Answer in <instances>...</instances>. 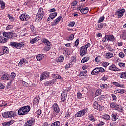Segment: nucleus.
I'll return each mask as SVG.
<instances>
[{"instance_id": "nucleus-10", "label": "nucleus", "mask_w": 126, "mask_h": 126, "mask_svg": "<svg viewBox=\"0 0 126 126\" xmlns=\"http://www.w3.org/2000/svg\"><path fill=\"white\" fill-rule=\"evenodd\" d=\"M93 107L94 108L96 109V110H98V111H103L104 109L103 108V106L100 105L99 103H98V102L95 101L93 104Z\"/></svg>"}, {"instance_id": "nucleus-15", "label": "nucleus", "mask_w": 126, "mask_h": 126, "mask_svg": "<svg viewBox=\"0 0 126 126\" xmlns=\"http://www.w3.org/2000/svg\"><path fill=\"white\" fill-rule=\"evenodd\" d=\"M62 16H59L54 21L51 22V26H54V25L56 26V25L59 24V22L61 21V19H62Z\"/></svg>"}, {"instance_id": "nucleus-44", "label": "nucleus", "mask_w": 126, "mask_h": 126, "mask_svg": "<svg viewBox=\"0 0 126 126\" xmlns=\"http://www.w3.org/2000/svg\"><path fill=\"white\" fill-rule=\"evenodd\" d=\"M103 27V23H100V24L96 26V28L97 30H101Z\"/></svg>"}, {"instance_id": "nucleus-57", "label": "nucleus", "mask_w": 126, "mask_h": 126, "mask_svg": "<svg viewBox=\"0 0 126 126\" xmlns=\"http://www.w3.org/2000/svg\"><path fill=\"white\" fill-rule=\"evenodd\" d=\"M30 18V17L29 16V15L25 14L24 20H23V21H27V20H29Z\"/></svg>"}, {"instance_id": "nucleus-22", "label": "nucleus", "mask_w": 126, "mask_h": 126, "mask_svg": "<svg viewBox=\"0 0 126 126\" xmlns=\"http://www.w3.org/2000/svg\"><path fill=\"white\" fill-rule=\"evenodd\" d=\"M115 110H116V111H117V112H119V113H121L123 112V111H124V109H123V107L118 105L116 106Z\"/></svg>"}, {"instance_id": "nucleus-50", "label": "nucleus", "mask_w": 126, "mask_h": 126, "mask_svg": "<svg viewBox=\"0 0 126 126\" xmlns=\"http://www.w3.org/2000/svg\"><path fill=\"white\" fill-rule=\"evenodd\" d=\"M118 65L120 67H126V65L125 64V63L123 62H119Z\"/></svg>"}, {"instance_id": "nucleus-11", "label": "nucleus", "mask_w": 126, "mask_h": 126, "mask_svg": "<svg viewBox=\"0 0 126 126\" xmlns=\"http://www.w3.org/2000/svg\"><path fill=\"white\" fill-rule=\"evenodd\" d=\"M125 11V9H119L117 12H115V14L118 16V18H121V17L124 15Z\"/></svg>"}, {"instance_id": "nucleus-29", "label": "nucleus", "mask_w": 126, "mask_h": 126, "mask_svg": "<svg viewBox=\"0 0 126 126\" xmlns=\"http://www.w3.org/2000/svg\"><path fill=\"white\" fill-rule=\"evenodd\" d=\"M61 97H62V98H61L62 102L64 103V102H65V101H66V98L67 97V95L61 94Z\"/></svg>"}, {"instance_id": "nucleus-48", "label": "nucleus", "mask_w": 126, "mask_h": 126, "mask_svg": "<svg viewBox=\"0 0 126 126\" xmlns=\"http://www.w3.org/2000/svg\"><path fill=\"white\" fill-rule=\"evenodd\" d=\"M105 20V17L104 16H101L98 21V23H101Z\"/></svg>"}, {"instance_id": "nucleus-51", "label": "nucleus", "mask_w": 126, "mask_h": 126, "mask_svg": "<svg viewBox=\"0 0 126 126\" xmlns=\"http://www.w3.org/2000/svg\"><path fill=\"white\" fill-rule=\"evenodd\" d=\"M121 78H126V72H122L120 75Z\"/></svg>"}, {"instance_id": "nucleus-31", "label": "nucleus", "mask_w": 126, "mask_h": 126, "mask_svg": "<svg viewBox=\"0 0 126 126\" xmlns=\"http://www.w3.org/2000/svg\"><path fill=\"white\" fill-rule=\"evenodd\" d=\"M2 53H3V55L4 54H8V53H9V49L8 48L5 46L3 48V52Z\"/></svg>"}, {"instance_id": "nucleus-2", "label": "nucleus", "mask_w": 126, "mask_h": 126, "mask_svg": "<svg viewBox=\"0 0 126 126\" xmlns=\"http://www.w3.org/2000/svg\"><path fill=\"white\" fill-rule=\"evenodd\" d=\"M44 16H45V11H44L43 8H40L36 16L35 22H37V21L40 22L43 19Z\"/></svg>"}, {"instance_id": "nucleus-40", "label": "nucleus", "mask_w": 126, "mask_h": 126, "mask_svg": "<svg viewBox=\"0 0 126 126\" xmlns=\"http://www.w3.org/2000/svg\"><path fill=\"white\" fill-rule=\"evenodd\" d=\"M63 60H64V57L61 55L58 58V62H59V63H62V62H63Z\"/></svg>"}, {"instance_id": "nucleus-43", "label": "nucleus", "mask_w": 126, "mask_h": 126, "mask_svg": "<svg viewBox=\"0 0 126 126\" xmlns=\"http://www.w3.org/2000/svg\"><path fill=\"white\" fill-rule=\"evenodd\" d=\"M101 93H102V90L101 89H98L96 91L95 96H100V95H101Z\"/></svg>"}, {"instance_id": "nucleus-45", "label": "nucleus", "mask_w": 126, "mask_h": 126, "mask_svg": "<svg viewBox=\"0 0 126 126\" xmlns=\"http://www.w3.org/2000/svg\"><path fill=\"white\" fill-rule=\"evenodd\" d=\"M116 106L117 104L114 102H112L110 104V108H111L112 109H115Z\"/></svg>"}, {"instance_id": "nucleus-30", "label": "nucleus", "mask_w": 126, "mask_h": 126, "mask_svg": "<svg viewBox=\"0 0 126 126\" xmlns=\"http://www.w3.org/2000/svg\"><path fill=\"white\" fill-rule=\"evenodd\" d=\"M89 59H90V58H89L88 56L84 57L81 60V63H86V62L89 60Z\"/></svg>"}, {"instance_id": "nucleus-61", "label": "nucleus", "mask_w": 126, "mask_h": 126, "mask_svg": "<svg viewBox=\"0 0 126 126\" xmlns=\"http://www.w3.org/2000/svg\"><path fill=\"white\" fill-rule=\"evenodd\" d=\"M119 57L120 58H124L125 57V54L123 52H120L119 53Z\"/></svg>"}, {"instance_id": "nucleus-62", "label": "nucleus", "mask_w": 126, "mask_h": 126, "mask_svg": "<svg viewBox=\"0 0 126 126\" xmlns=\"http://www.w3.org/2000/svg\"><path fill=\"white\" fill-rule=\"evenodd\" d=\"M24 17H25V14H22L21 16H20L19 18L21 19L22 21L24 20Z\"/></svg>"}, {"instance_id": "nucleus-5", "label": "nucleus", "mask_w": 126, "mask_h": 126, "mask_svg": "<svg viewBox=\"0 0 126 126\" xmlns=\"http://www.w3.org/2000/svg\"><path fill=\"white\" fill-rule=\"evenodd\" d=\"M10 45L16 49H21L24 47L25 43L24 42H11L10 43Z\"/></svg>"}, {"instance_id": "nucleus-25", "label": "nucleus", "mask_w": 126, "mask_h": 126, "mask_svg": "<svg viewBox=\"0 0 126 126\" xmlns=\"http://www.w3.org/2000/svg\"><path fill=\"white\" fill-rule=\"evenodd\" d=\"M56 82V79H52L51 81L50 82H46L45 83V85L46 86H48V85H52V84H54V83H55V82Z\"/></svg>"}, {"instance_id": "nucleus-59", "label": "nucleus", "mask_w": 126, "mask_h": 126, "mask_svg": "<svg viewBox=\"0 0 126 126\" xmlns=\"http://www.w3.org/2000/svg\"><path fill=\"white\" fill-rule=\"evenodd\" d=\"M46 78H47L45 76V75L42 73V74L41 75L40 80L42 81V80H44V79H46Z\"/></svg>"}, {"instance_id": "nucleus-3", "label": "nucleus", "mask_w": 126, "mask_h": 126, "mask_svg": "<svg viewBox=\"0 0 126 126\" xmlns=\"http://www.w3.org/2000/svg\"><path fill=\"white\" fill-rule=\"evenodd\" d=\"M41 41L45 45L44 47V51L45 52H49L52 48V43L46 38H42Z\"/></svg>"}, {"instance_id": "nucleus-49", "label": "nucleus", "mask_w": 126, "mask_h": 126, "mask_svg": "<svg viewBox=\"0 0 126 126\" xmlns=\"http://www.w3.org/2000/svg\"><path fill=\"white\" fill-rule=\"evenodd\" d=\"M103 99H106V95H101L100 97L97 98V101L99 102V101H102Z\"/></svg>"}, {"instance_id": "nucleus-46", "label": "nucleus", "mask_w": 126, "mask_h": 126, "mask_svg": "<svg viewBox=\"0 0 126 126\" xmlns=\"http://www.w3.org/2000/svg\"><path fill=\"white\" fill-rule=\"evenodd\" d=\"M77 95V99H78L79 100H80V99L82 98V94H81L80 92H78Z\"/></svg>"}, {"instance_id": "nucleus-27", "label": "nucleus", "mask_w": 126, "mask_h": 126, "mask_svg": "<svg viewBox=\"0 0 126 126\" xmlns=\"http://www.w3.org/2000/svg\"><path fill=\"white\" fill-rule=\"evenodd\" d=\"M88 117L89 121H91V122H95L96 121L95 118H94V116H93V115L92 114H89Z\"/></svg>"}, {"instance_id": "nucleus-42", "label": "nucleus", "mask_w": 126, "mask_h": 126, "mask_svg": "<svg viewBox=\"0 0 126 126\" xmlns=\"http://www.w3.org/2000/svg\"><path fill=\"white\" fill-rule=\"evenodd\" d=\"M64 52H65L66 55L67 56H69L70 55H71V52H70V51L68 48H65L64 50Z\"/></svg>"}, {"instance_id": "nucleus-4", "label": "nucleus", "mask_w": 126, "mask_h": 126, "mask_svg": "<svg viewBox=\"0 0 126 126\" xmlns=\"http://www.w3.org/2000/svg\"><path fill=\"white\" fill-rule=\"evenodd\" d=\"M90 46V43H88L81 47L80 49V56H81V57H84V56H85L86 54H87V49L89 48Z\"/></svg>"}, {"instance_id": "nucleus-36", "label": "nucleus", "mask_w": 126, "mask_h": 126, "mask_svg": "<svg viewBox=\"0 0 126 126\" xmlns=\"http://www.w3.org/2000/svg\"><path fill=\"white\" fill-rule=\"evenodd\" d=\"M3 118H9V111L5 112L2 114Z\"/></svg>"}, {"instance_id": "nucleus-8", "label": "nucleus", "mask_w": 126, "mask_h": 126, "mask_svg": "<svg viewBox=\"0 0 126 126\" xmlns=\"http://www.w3.org/2000/svg\"><path fill=\"white\" fill-rule=\"evenodd\" d=\"M87 112L86 109L84 108V109H82L81 110L78 112L75 115V118H80V117H82V116H84L85 114Z\"/></svg>"}, {"instance_id": "nucleus-33", "label": "nucleus", "mask_w": 126, "mask_h": 126, "mask_svg": "<svg viewBox=\"0 0 126 126\" xmlns=\"http://www.w3.org/2000/svg\"><path fill=\"white\" fill-rule=\"evenodd\" d=\"M109 88V86L107 84H102V85H100V88L101 89H104L106 90V89H108Z\"/></svg>"}, {"instance_id": "nucleus-1", "label": "nucleus", "mask_w": 126, "mask_h": 126, "mask_svg": "<svg viewBox=\"0 0 126 126\" xmlns=\"http://www.w3.org/2000/svg\"><path fill=\"white\" fill-rule=\"evenodd\" d=\"M30 110V106L28 105L21 107L18 111V115L24 116V115H27V114L29 113Z\"/></svg>"}, {"instance_id": "nucleus-38", "label": "nucleus", "mask_w": 126, "mask_h": 126, "mask_svg": "<svg viewBox=\"0 0 126 126\" xmlns=\"http://www.w3.org/2000/svg\"><path fill=\"white\" fill-rule=\"evenodd\" d=\"M61 125L60 121H56L54 123L51 124V126H59Z\"/></svg>"}, {"instance_id": "nucleus-6", "label": "nucleus", "mask_w": 126, "mask_h": 126, "mask_svg": "<svg viewBox=\"0 0 126 126\" xmlns=\"http://www.w3.org/2000/svg\"><path fill=\"white\" fill-rule=\"evenodd\" d=\"M3 36L7 38V39H12V38H15L16 37V35L15 33H13L12 32H5L3 33Z\"/></svg>"}, {"instance_id": "nucleus-47", "label": "nucleus", "mask_w": 126, "mask_h": 126, "mask_svg": "<svg viewBox=\"0 0 126 126\" xmlns=\"http://www.w3.org/2000/svg\"><path fill=\"white\" fill-rule=\"evenodd\" d=\"M15 76H16L15 73H14V72L11 73L10 77L11 78V80H13V79H14V78H15Z\"/></svg>"}, {"instance_id": "nucleus-58", "label": "nucleus", "mask_w": 126, "mask_h": 126, "mask_svg": "<svg viewBox=\"0 0 126 126\" xmlns=\"http://www.w3.org/2000/svg\"><path fill=\"white\" fill-rule=\"evenodd\" d=\"M111 96L112 97L113 101L116 102L117 101V96H116V95H115V94H111Z\"/></svg>"}, {"instance_id": "nucleus-37", "label": "nucleus", "mask_w": 126, "mask_h": 126, "mask_svg": "<svg viewBox=\"0 0 126 126\" xmlns=\"http://www.w3.org/2000/svg\"><path fill=\"white\" fill-rule=\"evenodd\" d=\"M36 59L37 61H41L42 59H44V55L43 54H38L36 56Z\"/></svg>"}, {"instance_id": "nucleus-53", "label": "nucleus", "mask_w": 126, "mask_h": 126, "mask_svg": "<svg viewBox=\"0 0 126 126\" xmlns=\"http://www.w3.org/2000/svg\"><path fill=\"white\" fill-rule=\"evenodd\" d=\"M13 25H9L6 27V30H10V29H12V28H13Z\"/></svg>"}, {"instance_id": "nucleus-21", "label": "nucleus", "mask_w": 126, "mask_h": 126, "mask_svg": "<svg viewBox=\"0 0 126 126\" xmlns=\"http://www.w3.org/2000/svg\"><path fill=\"white\" fill-rule=\"evenodd\" d=\"M14 123V120H12L8 122H4L2 123V125L3 126H10V125H12Z\"/></svg>"}, {"instance_id": "nucleus-9", "label": "nucleus", "mask_w": 126, "mask_h": 126, "mask_svg": "<svg viewBox=\"0 0 126 126\" xmlns=\"http://www.w3.org/2000/svg\"><path fill=\"white\" fill-rule=\"evenodd\" d=\"M28 63V61L26 60V59L24 58H22L20 60V62H19L18 65L19 67H22L23 66H25L26 64Z\"/></svg>"}, {"instance_id": "nucleus-64", "label": "nucleus", "mask_w": 126, "mask_h": 126, "mask_svg": "<svg viewBox=\"0 0 126 126\" xmlns=\"http://www.w3.org/2000/svg\"><path fill=\"white\" fill-rule=\"evenodd\" d=\"M42 126H52V125L50 124H48V122H44Z\"/></svg>"}, {"instance_id": "nucleus-19", "label": "nucleus", "mask_w": 126, "mask_h": 126, "mask_svg": "<svg viewBox=\"0 0 126 126\" xmlns=\"http://www.w3.org/2000/svg\"><path fill=\"white\" fill-rule=\"evenodd\" d=\"M113 57H114V54L110 52L107 53L105 55L106 59H111V58H113Z\"/></svg>"}, {"instance_id": "nucleus-35", "label": "nucleus", "mask_w": 126, "mask_h": 126, "mask_svg": "<svg viewBox=\"0 0 126 126\" xmlns=\"http://www.w3.org/2000/svg\"><path fill=\"white\" fill-rule=\"evenodd\" d=\"M40 101V97H36L33 100V103L35 105H38L39 104V102Z\"/></svg>"}, {"instance_id": "nucleus-41", "label": "nucleus", "mask_w": 126, "mask_h": 126, "mask_svg": "<svg viewBox=\"0 0 126 126\" xmlns=\"http://www.w3.org/2000/svg\"><path fill=\"white\" fill-rule=\"evenodd\" d=\"M103 118L105 120H107V121H110L111 120V117L108 114H105L103 116Z\"/></svg>"}, {"instance_id": "nucleus-60", "label": "nucleus", "mask_w": 126, "mask_h": 126, "mask_svg": "<svg viewBox=\"0 0 126 126\" xmlns=\"http://www.w3.org/2000/svg\"><path fill=\"white\" fill-rule=\"evenodd\" d=\"M104 125H105V122L101 121L99 124H97L96 126H104Z\"/></svg>"}, {"instance_id": "nucleus-32", "label": "nucleus", "mask_w": 126, "mask_h": 126, "mask_svg": "<svg viewBox=\"0 0 126 126\" xmlns=\"http://www.w3.org/2000/svg\"><path fill=\"white\" fill-rule=\"evenodd\" d=\"M122 38L123 40H126V31H122Z\"/></svg>"}, {"instance_id": "nucleus-12", "label": "nucleus", "mask_w": 126, "mask_h": 126, "mask_svg": "<svg viewBox=\"0 0 126 126\" xmlns=\"http://www.w3.org/2000/svg\"><path fill=\"white\" fill-rule=\"evenodd\" d=\"M35 124V118H32L24 124V126H32Z\"/></svg>"}, {"instance_id": "nucleus-55", "label": "nucleus", "mask_w": 126, "mask_h": 126, "mask_svg": "<svg viewBox=\"0 0 126 126\" xmlns=\"http://www.w3.org/2000/svg\"><path fill=\"white\" fill-rule=\"evenodd\" d=\"M117 91L118 93H121V94H123L126 92V91H125L124 89L117 90Z\"/></svg>"}, {"instance_id": "nucleus-14", "label": "nucleus", "mask_w": 126, "mask_h": 126, "mask_svg": "<svg viewBox=\"0 0 126 126\" xmlns=\"http://www.w3.org/2000/svg\"><path fill=\"white\" fill-rule=\"evenodd\" d=\"M52 108L53 110V112H55L56 114H59V113H60V107H59V105H58V104L54 103Z\"/></svg>"}, {"instance_id": "nucleus-17", "label": "nucleus", "mask_w": 126, "mask_h": 126, "mask_svg": "<svg viewBox=\"0 0 126 126\" xmlns=\"http://www.w3.org/2000/svg\"><path fill=\"white\" fill-rule=\"evenodd\" d=\"M99 68L98 67L95 68L91 71L92 75H97L99 74Z\"/></svg>"}, {"instance_id": "nucleus-63", "label": "nucleus", "mask_w": 126, "mask_h": 126, "mask_svg": "<svg viewBox=\"0 0 126 126\" xmlns=\"http://www.w3.org/2000/svg\"><path fill=\"white\" fill-rule=\"evenodd\" d=\"M110 64V63L108 62H103V65L104 66V67H107Z\"/></svg>"}, {"instance_id": "nucleus-18", "label": "nucleus", "mask_w": 126, "mask_h": 126, "mask_svg": "<svg viewBox=\"0 0 126 126\" xmlns=\"http://www.w3.org/2000/svg\"><path fill=\"white\" fill-rule=\"evenodd\" d=\"M109 69L113 71H120V69L118 68L115 65H112L109 67Z\"/></svg>"}, {"instance_id": "nucleus-20", "label": "nucleus", "mask_w": 126, "mask_h": 126, "mask_svg": "<svg viewBox=\"0 0 126 126\" xmlns=\"http://www.w3.org/2000/svg\"><path fill=\"white\" fill-rule=\"evenodd\" d=\"M88 11H89L88 7L82 8L80 10V12L82 13V14H87V13H88Z\"/></svg>"}, {"instance_id": "nucleus-34", "label": "nucleus", "mask_w": 126, "mask_h": 126, "mask_svg": "<svg viewBox=\"0 0 126 126\" xmlns=\"http://www.w3.org/2000/svg\"><path fill=\"white\" fill-rule=\"evenodd\" d=\"M57 15H58L57 12H54L49 15V17L51 18V19H54V18H55Z\"/></svg>"}, {"instance_id": "nucleus-39", "label": "nucleus", "mask_w": 126, "mask_h": 126, "mask_svg": "<svg viewBox=\"0 0 126 126\" xmlns=\"http://www.w3.org/2000/svg\"><path fill=\"white\" fill-rule=\"evenodd\" d=\"M7 42V39L0 36V43H6Z\"/></svg>"}, {"instance_id": "nucleus-23", "label": "nucleus", "mask_w": 126, "mask_h": 126, "mask_svg": "<svg viewBox=\"0 0 126 126\" xmlns=\"http://www.w3.org/2000/svg\"><path fill=\"white\" fill-rule=\"evenodd\" d=\"M9 118H14L16 116V112L14 111H9Z\"/></svg>"}, {"instance_id": "nucleus-26", "label": "nucleus", "mask_w": 126, "mask_h": 126, "mask_svg": "<svg viewBox=\"0 0 126 126\" xmlns=\"http://www.w3.org/2000/svg\"><path fill=\"white\" fill-rule=\"evenodd\" d=\"M39 37H36L30 41V43L31 44H35V43H37L38 41H39L38 39Z\"/></svg>"}, {"instance_id": "nucleus-52", "label": "nucleus", "mask_w": 126, "mask_h": 126, "mask_svg": "<svg viewBox=\"0 0 126 126\" xmlns=\"http://www.w3.org/2000/svg\"><path fill=\"white\" fill-rule=\"evenodd\" d=\"M95 62L96 63H100L101 62V57L100 56H97L95 59Z\"/></svg>"}, {"instance_id": "nucleus-54", "label": "nucleus", "mask_w": 126, "mask_h": 126, "mask_svg": "<svg viewBox=\"0 0 126 126\" xmlns=\"http://www.w3.org/2000/svg\"><path fill=\"white\" fill-rule=\"evenodd\" d=\"M75 25V22L73 21V22H70L68 24V26H69V27H73V26H74Z\"/></svg>"}, {"instance_id": "nucleus-56", "label": "nucleus", "mask_w": 126, "mask_h": 126, "mask_svg": "<svg viewBox=\"0 0 126 126\" xmlns=\"http://www.w3.org/2000/svg\"><path fill=\"white\" fill-rule=\"evenodd\" d=\"M43 74L46 78L50 76V73H49V72H44Z\"/></svg>"}, {"instance_id": "nucleus-16", "label": "nucleus", "mask_w": 126, "mask_h": 126, "mask_svg": "<svg viewBox=\"0 0 126 126\" xmlns=\"http://www.w3.org/2000/svg\"><path fill=\"white\" fill-rule=\"evenodd\" d=\"M106 40L107 41H109L110 42H114L116 40V38L113 35H106Z\"/></svg>"}, {"instance_id": "nucleus-24", "label": "nucleus", "mask_w": 126, "mask_h": 126, "mask_svg": "<svg viewBox=\"0 0 126 126\" xmlns=\"http://www.w3.org/2000/svg\"><path fill=\"white\" fill-rule=\"evenodd\" d=\"M112 120L114 122L118 120V114L117 113H114L111 115Z\"/></svg>"}, {"instance_id": "nucleus-28", "label": "nucleus", "mask_w": 126, "mask_h": 126, "mask_svg": "<svg viewBox=\"0 0 126 126\" xmlns=\"http://www.w3.org/2000/svg\"><path fill=\"white\" fill-rule=\"evenodd\" d=\"M0 4L2 10L5 9V3L2 0H0Z\"/></svg>"}, {"instance_id": "nucleus-13", "label": "nucleus", "mask_w": 126, "mask_h": 126, "mask_svg": "<svg viewBox=\"0 0 126 126\" xmlns=\"http://www.w3.org/2000/svg\"><path fill=\"white\" fill-rule=\"evenodd\" d=\"M87 76V71H81L80 73L79 74L80 79L81 80H84L85 78H86V76Z\"/></svg>"}, {"instance_id": "nucleus-7", "label": "nucleus", "mask_w": 126, "mask_h": 126, "mask_svg": "<svg viewBox=\"0 0 126 126\" xmlns=\"http://www.w3.org/2000/svg\"><path fill=\"white\" fill-rule=\"evenodd\" d=\"M1 79L2 80H10V82L8 83V84L9 86L10 85H11V82H12V80H11L10 75H8L6 73L4 74L1 76Z\"/></svg>"}]
</instances>
